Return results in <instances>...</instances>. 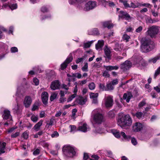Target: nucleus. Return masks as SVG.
I'll list each match as a JSON object with an SVG mask.
<instances>
[{
	"mask_svg": "<svg viewBox=\"0 0 160 160\" xmlns=\"http://www.w3.org/2000/svg\"><path fill=\"white\" fill-rule=\"evenodd\" d=\"M141 42L142 45L141 50L142 52H149L154 48L155 44L153 42L147 37H145L142 38Z\"/></svg>",
	"mask_w": 160,
	"mask_h": 160,
	"instance_id": "obj_1",
	"label": "nucleus"
},
{
	"mask_svg": "<svg viewBox=\"0 0 160 160\" xmlns=\"http://www.w3.org/2000/svg\"><path fill=\"white\" fill-rule=\"evenodd\" d=\"M95 124H100L105 121V118L103 115L100 112V110L95 109L92 112L91 116Z\"/></svg>",
	"mask_w": 160,
	"mask_h": 160,
	"instance_id": "obj_2",
	"label": "nucleus"
},
{
	"mask_svg": "<svg viewBox=\"0 0 160 160\" xmlns=\"http://www.w3.org/2000/svg\"><path fill=\"white\" fill-rule=\"evenodd\" d=\"M117 123L122 128L129 126L130 123V116L129 114L125 115L122 113H119Z\"/></svg>",
	"mask_w": 160,
	"mask_h": 160,
	"instance_id": "obj_3",
	"label": "nucleus"
},
{
	"mask_svg": "<svg viewBox=\"0 0 160 160\" xmlns=\"http://www.w3.org/2000/svg\"><path fill=\"white\" fill-rule=\"evenodd\" d=\"M146 63L145 62L141 57L138 56H133L131 59V67L136 66L137 67L140 66H145Z\"/></svg>",
	"mask_w": 160,
	"mask_h": 160,
	"instance_id": "obj_4",
	"label": "nucleus"
},
{
	"mask_svg": "<svg viewBox=\"0 0 160 160\" xmlns=\"http://www.w3.org/2000/svg\"><path fill=\"white\" fill-rule=\"evenodd\" d=\"M64 154L68 157H73L76 154L74 148L70 146H65L62 149Z\"/></svg>",
	"mask_w": 160,
	"mask_h": 160,
	"instance_id": "obj_5",
	"label": "nucleus"
},
{
	"mask_svg": "<svg viewBox=\"0 0 160 160\" xmlns=\"http://www.w3.org/2000/svg\"><path fill=\"white\" fill-rule=\"evenodd\" d=\"M159 31V29L158 27L153 26L148 28V30L146 33L151 38H155L158 33Z\"/></svg>",
	"mask_w": 160,
	"mask_h": 160,
	"instance_id": "obj_6",
	"label": "nucleus"
},
{
	"mask_svg": "<svg viewBox=\"0 0 160 160\" xmlns=\"http://www.w3.org/2000/svg\"><path fill=\"white\" fill-rule=\"evenodd\" d=\"M112 49L110 47H109L108 45H105L104 47L103 50L104 55V57L105 58L106 60L109 61L111 59Z\"/></svg>",
	"mask_w": 160,
	"mask_h": 160,
	"instance_id": "obj_7",
	"label": "nucleus"
},
{
	"mask_svg": "<svg viewBox=\"0 0 160 160\" xmlns=\"http://www.w3.org/2000/svg\"><path fill=\"white\" fill-rule=\"evenodd\" d=\"M97 6V3L96 2L90 1L85 4L83 10L86 11H88L93 9Z\"/></svg>",
	"mask_w": 160,
	"mask_h": 160,
	"instance_id": "obj_8",
	"label": "nucleus"
},
{
	"mask_svg": "<svg viewBox=\"0 0 160 160\" xmlns=\"http://www.w3.org/2000/svg\"><path fill=\"white\" fill-rule=\"evenodd\" d=\"M113 96H109L105 98V105L107 108L112 107L113 104Z\"/></svg>",
	"mask_w": 160,
	"mask_h": 160,
	"instance_id": "obj_9",
	"label": "nucleus"
},
{
	"mask_svg": "<svg viewBox=\"0 0 160 160\" xmlns=\"http://www.w3.org/2000/svg\"><path fill=\"white\" fill-rule=\"evenodd\" d=\"M73 59L72 56L71 54L69 55L66 60L61 65V68L62 70H64L67 66L68 64L72 62Z\"/></svg>",
	"mask_w": 160,
	"mask_h": 160,
	"instance_id": "obj_10",
	"label": "nucleus"
},
{
	"mask_svg": "<svg viewBox=\"0 0 160 160\" xmlns=\"http://www.w3.org/2000/svg\"><path fill=\"white\" fill-rule=\"evenodd\" d=\"M111 132L114 136L117 138H120V135H121L124 139H128L127 136L125 134V133L123 132H121L120 134L119 131L115 129H113L112 130Z\"/></svg>",
	"mask_w": 160,
	"mask_h": 160,
	"instance_id": "obj_11",
	"label": "nucleus"
},
{
	"mask_svg": "<svg viewBox=\"0 0 160 160\" xmlns=\"http://www.w3.org/2000/svg\"><path fill=\"white\" fill-rule=\"evenodd\" d=\"M130 68V61L128 60L125 61L121 65V69L124 71L128 70Z\"/></svg>",
	"mask_w": 160,
	"mask_h": 160,
	"instance_id": "obj_12",
	"label": "nucleus"
},
{
	"mask_svg": "<svg viewBox=\"0 0 160 160\" xmlns=\"http://www.w3.org/2000/svg\"><path fill=\"white\" fill-rule=\"evenodd\" d=\"M32 102V99L30 96H26L24 98L23 104L26 108H28L30 106Z\"/></svg>",
	"mask_w": 160,
	"mask_h": 160,
	"instance_id": "obj_13",
	"label": "nucleus"
},
{
	"mask_svg": "<svg viewBox=\"0 0 160 160\" xmlns=\"http://www.w3.org/2000/svg\"><path fill=\"white\" fill-rule=\"evenodd\" d=\"M118 17L120 18H125L128 20L130 18L129 14L125 11H120L119 12Z\"/></svg>",
	"mask_w": 160,
	"mask_h": 160,
	"instance_id": "obj_14",
	"label": "nucleus"
},
{
	"mask_svg": "<svg viewBox=\"0 0 160 160\" xmlns=\"http://www.w3.org/2000/svg\"><path fill=\"white\" fill-rule=\"evenodd\" d=\"M142 125L139 122H136L132 127V130L135 132L141 131L142 128Z\"/></svg>",
	"mask_w": 160,
	"mask_h": 160,
	"instance_id": "obj_15",
	"label": "nucleus"
},
{
	"mask_svg": "<svg viewBox=\"0 0 160 160\" xmlns=\"http://www.w3.org/2000/svg\"><path fill=\"white\" fill-rule=\"evenodd\" d=\"M48 94L47 92H44L42 94V100L43 103L46 105L48 103Z\"/></svg>",
	"mask_w": 160,
	"mask_h": 160,
	"instance_id": "obj_16",
	"label": "nucleus"
},
{
	"mask_svg": "<svg viewBox=\"0 0 160 160\" xmlns=\"http://www.w3.org/2000/svg\"><path fill=\"white\" fill-rule=\"evenodd\" d=\"M123 99L126 100L127 102H129L130 100V92H129L124 93L123 94V98H120V102L124 104Z\"/></svg>",
	"mask_w": 160,
	"mask_h": 160,
	"instance_id": "obj_17",
	"label": "nucleus"
},
{
	"mask_svg": "<svg viewBox=\"0 0 160 160\" xmlns=\"http://www.w3.org/2000/svg\"><path fill=\"white\" fill-rule=\"evenodd\" d=\"M60 87V84L58 80L53 81L52 82L50 87L52 90L58 89Z\"/></svg>",
	"mask_w": 160,
	"mask_h": 160,
	"instance_id": "obj_18",
	"label": "nucleus"
},
{
	"mask_svg": "<svg viewBox=\"0 0 160 160\" xmlns=\"http://www.w3.org/2000/svg\"><path fill=\"white\" fill-rule=\"evenodd\" d=\"M89 130V128L86 123H83L82 126H79L78 128V130L83 132H86Z\"/></svg>",
	"mask_w": 160,
	"mask_h": 160,
	"instance_id": "obj_19",
	"label": "nucleus"
},
{
	"mask_svg": "<svg viewBox=\"0 0 160 160\" xmlns=\"http://www.w3.org/2000/svg\"><path fill=\"white\" fill-rule=\"evenodd\" d=\"M87 98L81 96L78 97L76 99L77 103L80 105H83L85 104L87 101Z\"/></svg>",
	"mask_w": 160,
	"mask_h": 160,
	"instance_id": "obj_20",
	"label": "nucleus"
},
{
	"mask_svg": "<svg viewBox=\"0 0 160 160\" xmlns=\"http://www.w3.org/2000/svg\"><path fill=\"white\" fill-rule=\"evenodd\" d=\"M102 24L104 28H107L108 29L112 28L113 27V24L111 23L110 21L103 22Z\"/></svg>",
	"mask_w": 160,
	"mask_h": 160,
	"instance_id": "obj_21",
	"label": "nucleus"
},
{
	"mask_svg": "<svg viewBox=\"0 0 160 160\" xmlns=\"http://www.w3.org/2000/svg\"><path fill=\"white\" fill-rule=\"evenodd\" d=\"M104 68L106 69L107 71H111L112 70H117L119 68V67L118 66H103Z\"/></svg>",
	"mask_w": 160,
	"mask_h": 160,
	"instance_id": "obj_22",
	"label": "nucleus"
},
{
	"mask_svg": "<svg viewBox=\"0 0 160 160\" xmlns=\"http://www.w3.org/2000/svg\"><path fill=\"white\" fill-rule=\"evenodd\" d=\"M10 111L7 109L4 111V114L2 115L3 119L6 120L9 118L10 116Z\"/></svg>",
	"mask_w": 160,
	"mask_h": 160,
	"instance_id": "obj_23",
	"label": "nucleus"
},
{
	"mask_svg": "<svg viewBox=\"0 0 160 160\" xmlns=\"http://www.w3.org/2000/svg\"><path fill=\"white\" fill-rule=\"evenodd\" d=\"M104 44V41L103 40H99L98 43L96 44L95 47L97 50L101 49Z\"/></svg>",
	"mask_w": 160,
	"mask_h": 160,
	"instance_id": "obj_24",
	"label": "nucleus"
},
{
	"mask_svg": "<svg viewBox=\"0 0 160 160\" xmlns=\"http://www.w3.org/2000/svg\"><path fill=\"white\" fill-rule=\"evenodd\" d=\"M43 121L40 120L38 123H37L34 126V128L36 131H38L41 126L42 124Z\"/></svg>",
	"mask_w": 160,
	"mask_h": 160,
	"instance_id": "obj_25",
	"label": "nucleus"
},
{
	"mask_svg": "<svg viewBox=\"0 0 160 160\" xmlns=\"http://www.w3.org/2000/svg\"><path fill=\"white\" fill-rule=\"evenodd\" d=\"M6 144L5 142H3L1 145H0V154L1 155L2 153H4L5 152L4 150L5 148V147Z\"/></svg>",
	"mask_w": 160,
	"mask_h": 160,
	"instance_id": "obj_26",
	"label": "nucleus"
},
{
	"mask_svg": "<svg viewBox=\"0 0 160 160\" xmlns=\"http://www.w3.org/2000/svg\"><path fill=\"white\" fill-rule=\"evenodd\" d=\"M87 0H69V3L70 4H73L75 2L81 3L85 2Z\"/></svg>",
	"mask_w": 160,
	"mask_h": 160,
	"instance_id": "obj_27",
	"label": "nucleus"
},
{
	"mask_svg": "<svg viewBox=\"0 0 160 160\" xmlns=\"http://www.w3.org/2000/svg\"><path fill=\"white\" fill-rule=\"evenodd\" d=\"M114 87L112 85L111 83H110L107 84L106 85V91H112L114 89Z\"/></svg>",
	"mask_w": 160,
	"mask_h": 160,
	"instance_id": "obj_28",
	"label": "nucleus"
},
{
	"mask_svg": "<svg viewBox=\"0 0 160 160\" xmlns=\"http://www.w3.org/2000/svg\"><path fill=\"white\" fill-rule=\"evenodd\" d=\"M130 38V36L125 33L123 35L122 37L123 40L125 41L126 42L129 41Z\"/></svg>",
	"mask_w": 160,
	"mask_h": 160,
	"instance_id": "obj_29",
	"label": "nucleus"
},
{
	"mask_svg": "<svg viewBox=\"0 0 160 160\" xmlns=\"http://www.w3.org/2000/svg\"><path fill=\"white\" fill-rule=\"evenodd\" d=\"M114 50L117 52L120 51L122 50V48L121 46L119 45L117 43L115 44V48H114Z\"/></svg>",
	"mask_w": 160,
	"mask_h": 160,
	"instance_id": "obj_30",
	"label": "nucleus"
},
{
	"mask_svg": "<svg viewBox=\"0 0 160 160\" xmlns=\"http://www.w3.org/2000/svg\"><path fill=\"white\" fill-rule=\"evenodd\" d=\"M57 95L58 93L56 92L52 93L50 97V101H52L55 99L57 97Z\"/></svg>",
	"mask_w": 160,
	"mask_h": 160,
	"instance_id": "obj_31",
	"label": "nucleus"
},
{
	"mask_svg": "<svg viewBox=\"0 0 160 160\" xmlns=\"http://www.w3.org/2000/svg\"><path fill=\"white\" fill-rule=\"evenodd\" d=\"M13 109L14 113H18V111L19 110V106L18 103L17 102L16 104H15L14 105V107Z\"/></svg>",
	"mask_w": 160,
	"mask_h": 160,
	"instance_id": "obj_32",
	"label": "nucleus"
},
{
	"mask_svg": "<svg viewBox=\"0 0 160 160\" xmlns=\"http://www.w3.org/2000/svg\"><path fill=\"white\" fill-rule=\"evenodd\" d=\"M119 2L123 3L124 7L126 8L129 7V5L126 0H119Z\"/></svg>",
	"mask_w": 160,
	"mask_h": 160,
	"instance_id": "obj_33",
	"label": "nucleus"
},
{
	"mask_svg": "<svg viewBox=\"0 0 160 160\" xmlns=\"http://www.w3.org/2000/svg\"><path fill=\"white\" fill-rule=\"evenodd\" d=\"M31 119L33 122H36L38 120V117L37 116L33 115L31 116Z\"/></svg>",
	"mask_w": 160,
	"mask_h": 160,
	"instance_id": "obj_34",
	"label": "nucleus"
},
{
	"mask_svg": "<svg viewBox=\"0 0 160 160\" xmlns=\"http://www.w3.org/2000/svg\"><path fill=\"white\" fill-rule=\"evenodd\" d=\"M88 87L90 89L93 90L95 88V85L94 82H92L88 84Z\"/></svg>",
	"mask_w": 160,
	"mask_h": 160,
	"instance_id": "obj_35",
	"label": "nucleus"
},
{
	"mask_svg": "<svg viewBox=\"0 0 160 160\" xmlns=\"http://www.w3.org/2000/svg\"><path fill=\"white\" fill-rule=\"evenodd\" d=\"M98 95V94L97 93H91L90 94V97L91 98L93 99V98H97Z\"/></svg>",
	"mask_w": 160,
	"mask_h": 160,
	"instance_id": "obj_36",
	"label": "nucleus"
},
{
	"mask_svg": "<svg viewBox=\"0 0 160 160\" xmlns=\"http://www.w3.org/2000/svg\"><path fill=\"white\" fill-rule=\"evenodd\" d=\"M146 104L145 100L143 99L139 103L138 107L139 108H140L144 106Z\"/></svg>",
	"mask_w": 160,
	"mask_h": 160,
	"instance_id": "obj_37",
	"label": "nucleus"
},
{
	"mask_svg": "<svg viewBox=\"0 0 160 160\" xmlns=\"http://www.w3.org/2000/svg\"><path fill=\"white\" fill-rule=\"evenodd\" d=\"M40 143L41 145L43 147L48 149L49 144L48 143L45 141H42Z\"/></svg>",
	"mask_w": 160,
	"mask_h": 160,
	"instance_id": "obj_38",
	"label": "nucleus"
},
{
	"mask_svg": "<svg viewBox=\"0 0 160 160\" xmlns=\"http://www.w3.org/2000/svg\"><path fill=\"white\" fill-rule=\"evenodd\" d=\"M88 63L87 62L85 63V64L83 67L82 68V71L85 72L88 71Z\"/></svg>",
	"mask_w": 160,
	"mask_h": 160,
	"instance_id": "obj_39",
	"label": "nucleus"
},
{
	"mask_svg": "<svg viewBox=\"0 0 160 160\" xmlns=\"http://www.w3.org/2000/svg\"><path fill=\"white\" fill-rule=\"evenodd\" d=\"M140 5V4L138 3H134L133 2L131 3V7L133 8H135L138 7Z\"/></svg>",
	"mask_w": 160,
	"mask_h": 160,
	"instance_id": "obj_40",
	"label": "nucleus"
},
{
	"mask_svg": "<svg viewBox=\"0 0 160 160\" xmlns=\"http://www.w3.org/2000/svg\"><path fill=\"white\" fill-rule=\"evenodd\" d=\"M99 88L102 91H106V87L105 86L104 84H103L100 83L99 84Z\"/></svg>",
	"mask_w": 160,
	"mask_h": 160,
	"instance_id": "obj_41",
	"label": "nucleus"
},
{
	"mask_svg": "<svg viewBox=\"0 0 160 160\" xmlns=\"http://www.w3.org/2000/svg\"><path fill=\"white\" fill-rule=\"evenodd\" d=\"M160 73V67L157 69L155 71V74H154V77L155 79L156 78V77L158 76Z\"/></svg>",
	"mask_w": 160,
	"mask_h": 160,
	"instance_id": "obj_42",
	"label": "nucleus"
},
{
	"mask_svg": "<svg viewBox=\"0 0 160 160\" xmlns=\"http://www.w3.org/2000/svg\"><path fill=\"white\" fill-rule=\"evenodd\" d=\"M76 94H77L76 93H74L71 96L69 97L67 99V102H69L71 101L73 99L76 97Z\"/></svg>",
	"mask_w": 160,
	"mask_h": 160,
	"instance_id": "obj_43",
	"label": "nucleus"
},
{
	"mask_svg": "<svg viewBox=\"0 0 160 160\" xmlns=\"http://www.w3.org/2000/svg\"><path fill=\"white\" fill-rule=\"evenodd\" d=\"M9 7L12 10H13L17 8V5L16 4H13L10 5Z\"/></svg>",
	"mask_w": 160,
	"mask_h": 160,
	"instance_id": "obj_44",
	"label": "nucleus"
},
{
	"mask_svg": "<svg viewBox=\"0 0 160 160\" xmlns=\"http://www.w3.org/2000/svg\"><path fill=\"white\" fill-rule=\"evenodd\" d=\"M91 157L92 158H93V159H92V158H90L89 159L90 160H98L99 158V157L97 155H95V154L92 155L91 156Z\"/></svg>",
	"mask_w": 160,
	"mask_h": 160,
	"instance_id": "obj_45",
	"label": "nucleus"
},
{
	"mask_svg": "<svg viewBox=\"0 0 160 160\" xmlns=\"http://www.w3.org/2000/svg\"><path fill=\"white\" fill-rule=\"evenodd\" d=\"M159 59H160V54L152 59V61L153 63H155Z\"/></svg>",
	"mask_w": 160,
	"mask_h": 160,
	"instance_id": "obj_46",
	"label": "nucleus"
},
{
	"mask_svg": "<svg viewBox=\"0 0 160 160\" xmlns=\"http://www.w3.org/2000/svg\"><path fill=\"white\" fill-rule=\"evenodd\" d=\"M92 34L93 35H98L99 34L98 29L97 28H94L92 31Z\"/></svg>",
	"mask_w": 160,
	"mask_h": 160,
	"instance_id": "obj_47",
	"label": "nucleus"
},
{
	"mask_svg": "<svg viewBox=\"0 0 160 160\" xmlns=\"http://www.w3.org/2000/svg\"><path fill=\"white\" fill-rule=\"evenodd\" d=\"M18 51V49L16 47H12L11 48V52L12 53H15L17 52Z\"/></svg>",
	"mask_w": 160,
	"mask_h": 160,
	"instance_id": "obj_48",
	"label": "nucleus"
},
{
	"mask_svg": "<svg viewBox=\"0 0 160 160\" xmlns=\"http://www.w3.org/2000/svg\"><path fill=\"white\" fill-rule=\"evenodd\" d=\"M108 71L105 70L103 73V76L105 77L108 78L110 76V74L108 72Z\"/></svg>",
	"mask_w": 160,
	"mask_h": 160,
	"instance_id": "obj_49",
	"label": "nucleus"
},
{
	"mask_svg": "<svg viewBox=\"0 0 160 160\" xmlns=\"http://www.w3.org/2000/svg\"><path fill=\"white\" fill-rule=\"evenodd\" d=\"M59 136V134L57 131H54L52 134L51 137L52 138L57 137Z\"/></svg>",
	"mask_w": 160,
	"mask_h": 160,
	"instance_id": "obj_50",
	"label": "nucleus"
},
{
	"mask_svg": "<svg viewBox=\"0 0 160 160\" xmlns=\"http://www.w3.org/2000/svg\"><path fill=\"white\" fill-rule=\"evenodd\" d=\"M40 152V150L38 148H37L34 151L33 154L34 155H37L39 154Z\"/></svg>",
	"mask_w": 160,
	"mask_h": 160,
	"instance_id": "obj_51",
	"label": "nucleus"
},
{
	"mask_svg": "<svg viewBox=\"0 0 160 160\" xmlns=\"http://www.w3.org/2000/svg\"><path fill=\"white\" fill-rule=\"evenodd\" d=\"M108 116L110 118H113L115 117V115L113 112L112 111H110L108 112Z\"/></svg>",
	"mask_w": 160,
	"mask_h": 160,
	"instance_id": "obj_52",
	"label": "nucleus"
},
{
	"mask_svg": "<svg viewBox=\"0 0 160 160\" xmlns=\"http://www.w3.org/2000/svg\"><path fill=\"white\" fill-rule=\"evenodd\" d=\"M70 127L71 128V132L75 131H76V127L75 125H70Z\"/></svg>",
	"mask_w": 160,
	"mask_h": 160,
	"instance_id": "obj_53",
	"label": "nucleus"
},
{
	"mask_svg": "<svg viewBox=\"0 0 160 160\" xmlns=\"http://www.w3.org/2000/svg\"><path fill=\"white\" fill-rule=\"evenodd\" d=\"M131 142L134 145H136L137 144L136 139L134 138H132L131 139Z\"/></svg>",
	"mask_w": 160,
	"mask_h": 160,
	"instance_id": "obj_54",
	"label": "nucleus"
},
{
	"mask_svg": "<svg viewBox=\"0 0 160 160\" xmlns=\"http://www.w3.org/2000/svg\"><path fill=\"white\" fill-rule=\"evenodd\" d=\"M142 112H138L135 114V116L138 118H141L142 115Z\"/></svg>",
	"mask_w": 160,
	"mask_h": 160,
	"instance_id": "obj_55",
	"label": "nucleus"
},
{
	"mask_svg": "<svg viewBox=\"0 0 160 160\" xmlns=\"http://www.w3.org/2000/svg\"><path fill=\"white\" fill-rule=\"evenodd\" d=\"M91 44V43L90 42H88L84 43V48H89Z\"/></svg>",
	"mask_w": 160,
	"mask_h": 160,
	"instance_id": "obj_56",
	"label": "nucleus"
},
{
	"mask_svg": "<svg viewBox=\"0 0 160 160\" xmlns=\"http://www.w3.org/2000/svg\"><path fill=\"white\" fill-rule=\"evenodd\" d=\"M151 95L153 98H156L158 97L157 94L154 92L152 91L151 93Z\"/></svg>",
	"mask_w": 160,
	"mask_h": 160,
	"instance_id": "obj_57",
	"label": "nucleus"
},
{
	"mask_svg": "<svg viewBox=\"0 0 160 160\" xmlns=\"http://www.w3.org/2000/svg\"><path fill=\"white\" fill-rule=\"evenodd\" d=\"M66 98H64L63 97H60L59 101L60 103H63L66 101Z\"/></svg>",
	"mask_w": 160,
	"mask_h": 160,
	"instance_id": "obj_58",
	"label": "nucleus"
},
{
	"mask_svg": "<svg viewBox=\"0 0 160 160\" xmlns=\"http://www.w3.org/2000/svg\"><path fill=\"white\" fill-rule=\"evenodd\" d=\"M118 79H115L113 80L112 81L111 84L113 86H114L115 85H116L118 84Z\"/></svg>",
	"mask_w": 160,
	"mask_h": 160,
	"instance_id": "obj_59",
	"label": "nucleus"
},
{
	"mask_svg": "<svg viewBox=\"0 0 160 160\" xmlns=\"http://www.w3.org/2000/svg\"><path fill=\"white\" fill-rule=\"evenodd\" d=\"M41 11L43 12H48V9L46 7L43 6L41 8Z\"/></svg>",
	"mask_w": 160,
	"mask_h": 160,
	"instance_id": "obj_60",
	"label": "nucleus"
},
{
	"mask_svg": "<svg viewBox=\"0 0 160 160\" xmlns=\"http://www.w3.org/2000/svg\"><path fill=\"white\" fill-rule=\"evenodd\" d=\"M19 133L18 132H16L15 133L12 134L11 137L12 138H15L19 135Z\"/></svg>",
	"mask_w": 160,
	"mask_h": 160,
	"instance_id": "obj_61",
	"label": "nucleus"
},
{
	"mask_svg": "<svg viewBox=\"0 0 160 160\" xmlns=\"http://www.w3.org/2000/svg\"><path fill=\"white\" fill-rule=\"evenodd\" d=\"M33 82L35 85H38L39 84V80L37 78H33Z\"/></svg>",
	"mask_w": 160,
	"mask_h": 160,
	"instance_id": "obj_62",
	"label": "nucleus"
},
{
	"mask_svg": "<svg viewBox=\"0 0 160 160\" xmlns=\"http://www.w3.org/2000/svg\"><path fill=\"white\" fill-rule=\"evenodd\" d=\"M89 158V156L88 154L87 153H84L83 158L84 160H87Z\"/></svg>",
	"mask_w": 160,
	"mask_h": 160,
	"instance_id": "obj_63",
	"label": "nucleus"
},
{
	"mask_svg": "<svg viewBox=\"0 0 160 160\" xmlns=\"http://www.w3.org/2000/svg\"><path fill=\"white\" fill-rule=\"evenodd\" d=\"M96 132L98 133H102L103 131L102 128H97L95 130Z\"/></svg>",
	"mask_w": 160,
	"mask_h": 160,
	"instance_id": "obj_64",
	"label": "nucleus"
}]
</instances>
